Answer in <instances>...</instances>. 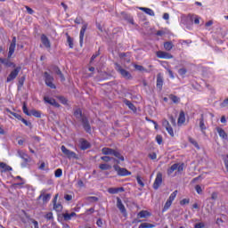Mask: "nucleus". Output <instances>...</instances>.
Here are the masks:
<instances>
[{
	"mask_svg": "<svg viewBox=\"0 0 228 228\" xmlns=\"http://www.w3.org/2000/svg\"><path fill=\"white\" fill-rule=\"evenodd\" d=\"M74 117L80 120L82 123V126L86 133H92V126H90V122L88 121V118L86 116L83 115V110L81 109H76L73 112Z\"/></svg>",
	"mask_w": 228,
	"mask_h": 228,
	"instance_id": "f257e3e1",
	"label": "nucleus"
},
{
	"mask_svg": "<svg viewBox=\"0 0 228 228\" xmlns=\"http://www.w3.org/2000/svg\"><path fill=\"white\" fill-rule=\"evenodd\" d=\"M75 24H83L79 33V44L80 47H83V40L85 38V33H86V29L88 28V23L85 22L82 17H77L75 19Z\"/></svg>",
	"mask_w": 228,
	"mask_h": 228,
	"instance_id": "f03ea898",
	"label": "nucleus"
},
{
	"mask_svg": "<svg viewBox=\"0 0 228 228\" xmlns=\"http://www.w3.org/2000/svg\"><path fill=\"white\" fill-rule=\"evenodd\" d=\"M102 154H104V156H115L118 159H120V161H125L126 159L120 151L108 147L102 149Z\"/></svg>",
	"mask_w": 228,
	"mask_h": 228,
	"instance_id": "7ed1b4c3",
	"label": "nucleus"
},
{
	"mask_svg": "<svg viewBox=\"0 0 228 228\" xmlns=\"http://www.w3.org/2000/svg\"><path fill=\"white\" fill-rule=\"evenodd\" d=\"M114 65L115 70H117V72H118V74H120L122 77H124L125 79H133V76L131 75V73L122 68V66L118 64V62L114 63Z\"/></svg>",
	"mask_w": 228,
	"mask_h": 228,
	"instance_id": "20e7f679",
	"label": "nucleus"
},
{
	"mask_svg": "<svg viewBox=\"0 0 228 228\" xmlns=\"http://www.w3.org/2000/svg\"><path fill=\"white\" fill-rule=\"evenodd\" d=\"M113 168L115 172H117L118 175L121 177L131 175V172H129L126 168L120 167V166H118L117 163L113 165Z\"/></svg>",
	"mask_w": 228,
	"mask_h": 228,
	"instance_id": "39448f33",
	"label": "nucleus"
},
{
	"mask_svg": "<svg viewBox=\"0 0 228 228\" xmlns=\"http://www.w3.org/2000/svg\"><path fill=\"white\" fill-rule=\"evenodd\" d=\"M61 151L62 154L67 156V158L69 159H78L77 154H76V152L67 149V147H65V145H62L61 147Z\"/></svg>",
	"mask_w": 228,
	"mask_h": 228,
	"instance_id": "423d86ee",
	"label": "nucleus"
},
{
	"mask_svg": "<svg viewBox=\"0 0 228 228\" xmlns=\"http://www.w3.org/2000/svg\"><path fill=\"white\" fill-rule=\"evenodd\" d=\"M45 82L46 86H49V88L56 89V86L53 83L54 81V77L51 76L47 71L44 73Z\"/></svg>",
	"mask_w": 228,
	"mask_h": 228,
	"instance_id": "0eeeda50",
	"label": "nucleus"
},
{
	"mask_svg": "<svg viewBox=\"0 0 228 228\" xmlns=\"http://www.w3.org/2000/svg\"><path fill=\"white\" fill-rule=\"evenodd\" d=\"M21 67H15L14 69L12 71H11V73L9 74V76L7 77V83H11V81H13V79H16L17 77L19 76V72H20L21 70Z\"/></svg>",
	"mask_w": 228,
	"mask_h": 228,
	"instance_id": "6e6552de",
	"label": "nucleus"
},
{
	"mask_svg": "<svg viewBox=\"0 0 228 228\" xmlns=\"http://www.w3.org/2000/svg\"><path fill=\"white\" fill-rule=\"evenodd\" d=\"M162 183H163V174H161V172H159L153 183V190H159Z\"/></svg>",
	"mask_w": 228,
	"mask_h": 228,
	"instance_id": "1a4fd4ad",
	"label": "nucleus"
},
{
	"mask_svg": "<svg viewBox=\"0 0 228 228\" xmlns=\"http://www.w3.org/2000/svg\"><path fill=\"white\" fill-rule=\"evenodd\" d=\"M157 58H161L163 60H172V58H174V55L167 52L158 51Z\"/></svg>",
	"mask_w": 228,
	"mask_h": 228,
	"instance_id": "9d476101",
	"label": "nucleus"
},
{
	"mask_svg": "<svg viewBox=\"0 0 228 228\" xmlns=\"http://www.w3.org/2000/svg\"><path fill=\"white\" fill-rule=\"evenodd\" d=\"M78 142L81 151H86L87 149H90V147H92V144L85 138L79 139Z\"/></svg>",
	"mask_w": 228,
	"mask_h": 228,
	"instance_id": "9b49d317",
	"label": "nucleus"
},
{
	"mask_svg": "<svg viewBox=\"0 0 228 228\" xmlns=\"http://www.w3.org/2000/svg\"><path fill=\"white\" fill-rule=\"evenodd\" d=\"M102 161H104L105 163H110V161H113V163H117V165H120V159L114 158V157H110V156H103L101 157Z\"/></svg>",
	"mask_w": 228,
	"mask_h": 228,
	"instance_id": "f8f14e48",
	"label": "nucleus"
},
{
	"mask_svg": "<svg viewBox=\"0 0 228 228\" xmlns=\"http://www.w3.org/2000/svg\"><path fill=\"white\" fill-rule=\"evenodd\" d=\"M163 83H165L163 75L161 73H158V75H157V88L159 90H163Z\"/></svg>",
	"mask_w": 228,
	"mask_h": 228,
	"instance_id": "ddd939ff",
	"label": "nucleus"
},
{
	"mask_svg": "<svg viewBox=\"0 0 228 228\" xmlns=\"http://www.w3.org/2000/svg\"><path fill=\"white\" fill-rule=\"evenodd\" d=\"M117 208L119 209L120 213L122 215H126L127 211L126 210V207L124 206V203H122V200L120 198H117Z\"/></svg>",
	"mask_w": 228,
	"mask_h": 228,
	"instance_id": "4468645a",
	"label": "nucleus"
},
{
	"mask_svg": "<svg viewBox=\"0 0 228 228\" xmlns=\"http://www.w3.org/2000/svg\"><path fill=\"white\" fill-rule=\"evenodd\" d=\"M41 42L46 49H51V41L49 40V37H47V36H45V34H43L41 36Z\"/></svg>",
	"mask_w": 228,
	"mask_h": 228,
	"instance_id": "2eb2a0df",
	"label": "nucleus"
},
{
	"mask_svg": "<svg viewBox=\"0 0 228 228\" xmlns=\"http://www.w3.org/2000/svg\"><path fill=\"white\" fill-rule=\"evenodd\" d=\"M0 61L5 67H12V69H15V67H17L15 63L10 61V59L0 58Z\"/></svg>",
	"mask_w": 228,
	"mask_h": 228,
	"instance_id": "dca6fc26",
	"label": "nucleus"
},
{
	"mask_svg": "<svg viewBox=\"0 0 228 228\" xmlns=\"http://www.w3.org/2000/svg\"><path fill=\"white\" fill-rule=\"evenodd\" d=\"M41 199H42L44 204H47V202H49V200H51V194H45L43 192L38 196L37 200H40Z\"/></svg>",
	"mask_w": 228,
	"mask_h": 228,
	"instance_id": "f3484780",
	"label": "nucleus"
},
{
	"mask_svg": "<svg viewBox=\"0 0 228 228\" xmlns=\"http://www.w3.org/2000/svg\"><path fill=\"white\" fill-rule=\"evenodd\" d=\"M216 131H217L220 138H222L223 140H227L228 135L227 133H225V130H224L222 127L217 126L216 128Z\"/></svg>",
	"mask_w": 228,
	"mask_h": 228,
	"instance_id": "a211bd4d",
	"label": "nucleus"
},
{
	"mask_svg": "<svg viewBox=\"0 0 228 228\" xmlns=\"http://www.w3.org/2000/svg\"><path fill=\"white\" fill-rule=\"evenodd\" d=\"M124 187H118V188H109L108 191L111 194V195H117V193L118 192H122L124 191Z\"/></svg>",
	"mask_w": 228,
	"mask_h": 228,
	"instance_id": "6ab92c4d",
	"label": "nucleus"
},
{
	"mask_svg": "<svg viewBox=\"0 0 228 228\" xmlns=\"http://www.w3.org/2000/svg\"><path fill=\"white\" fill-rule=\"evenodd\" d=\"M152 214L147 210H142L137 214L138 218H149Z\"/></svg>",
	"mask_w": 228,
	"mask_h": 228,
	"instance_id": "aec40b11",
	"label": "nucleus"
},
{
	"mask_svg": "<svg viewBox=\"0 0 228 228\" xmlns=\"http://www.w3.org/2000/svg\"><path fill=\"white\" fill-rule=\"evenodd\" d=\"M186 122V116L184 115V111L181 110L178 118V126H183Z\"/></svg>",
	"mask_w": 228,
	"mask_h": 228,
	"instance_id": "412c9836",
	"label": "nucleus"
},
{
	"mask_svg": "<svg viewBox=\"0 0 228 228\" xmlns=\"http://www.w3.org/2000/svg\"><path fill=\"white\" fill-rule=\"evenodd\" d=\"M0 168H2L1 172H12V167L8 166L4 162H0Z\"/></svg>",
	"mask_w": 228,
	"mask_h": 228,
	"instance_id": "4be33fe9",
	"label": "nucleus"
},
{
	"mask_svg": "<svg viewBox=\"0 0 228 228\" xmlns=\"http://www.w3.org/2000/svg\"><path fill=\"white\" fill-rule=\"evenodd\" d=\"M139 10H141V12H144V13H147V15H150L151 17H154L155 15L154 11L151 8L140 7Z\"/></svg>",
	"mask_w": 228,
	"mask_h": 228,
	"instance_id": "5701e85b",
	"label": "nucleus"
},
{
	"mask_svg": "<svg viewBox=\"0 0 228 228\" xmlns=\"http://www.w3.org/2000/svg\"><path fill=\"white\" fill-rule=\"evenodd\" d=\"M124 104H126V106H127L129 108V110H131L132 111H136V107L134 106V104H133V102H131V101L125 99L123 100Z\"/></svg>",
	"mask_w": 228,
	"mask_h": 228,
	"instance_id": "b1692460",
	"label": "nucleus"
},
{
	"mask_svg": "<svg viewBox=\"0 0 228 228\" xmlns=\"http://www.w3.org/2000/svg\"><path fill=\"white\" fill-rule=\"evenodd\" d=\"M122 17L125 20H127L130 24H134V20H133V17L126 12H122Z\"/></svg>",
	"mask_w": 228,
	"mask_h": 228,
	"instance_id": "393cba45",
	"label": "nucleus"
},
{
	"mask_svg": "<svg viewBox=\"0 0 228 228\" xmlns=\"http://www.w3.org/2000/svg\"><path fill=\"white\" fill-rule=\"evenodd\" d=\"M73 216H77V214L75 212H72L70 214L69 213L63 214V218L66 222H68V220H72Z\"/></svg>",
	"mask_w": 228,
	"mask_h": 228,
	"instance_id": "a878e982",
	"label": "nucleus"
},
{
	"mask_svg": "<svg viewBox=\"0 0 228 228\" xmlns=\"http://www.w3.org/2000/svg\"><path fill=\"white\" fill-rule=\"evenodd\" d=\"M164 49L166 51H172V49H174V44L171 41L165 42Z\"/></svg>",
	"mask_w": 228,
	"mask_h": 228,
	"instance_id": "bb28decb",
	"label": "nucleus"
},
{
	"mask_svg": "<svg viewBox=\"0 0 228 228\" xmlns=\"http://www.w3.org/2000/svg\"><path fill=\"white\" fill-rule=\"evenodd\" d=\"M53 209L57 213H61V211H63V206L61 203H53Z\"/></svg>",
	"mask_w": 228,
	"mask_h": 228,
	"instance_id": "cd10ccee",
	"label": "nucleus"
},
{
	"mask_svg": "<svg viewBox=\"0 0 228 228\" xmlns=\"http://www.w3.org/2000/svg\"><path fill=\"white\" fill-rule=\"evenodd\" d=\"M67 35V43L69 44V49H74V39L69 36V34Z\"/></svg>",
	"mask_w": 228,
	"mask_h": 228,
	"instance_id": "c85d7f7f",
	"label": "nucleus"
},
{
	"mask_svg": "<svg viewBox=\"0 0 228 228\" xmlns=\"http://www.w3.org/2000/svg\"><path fill=\"white\" fill-rule=\"evenodd\" d=\"M30 115H32L33 117H36L37 118H42V112L37 110H30Z\"/></svg>",
	"mask_w": 228,
	"mask_h": 228,
	"instance_id": "c756f323",
	"label": "nucleus"
},
{
	"mask_svg": "<svg viewBox=\"0 0 228 228\" xmlns=\"http://www.w3.org/2000/svg\"><path fill=\"white\" fill-rule=\"evenodd\" d=\"M57 99L61 102L64 106H69V100L65 96H57Z\"/></svg>",
	"mask_w": 228,
	"mask_h": 228,
	"instance_id": "7c9ffc66",
	"label": "nucleus"
},
{
	"mask_svg": "<svg viewBox=\"0 0 228 228\" xmlns=\"http://www.w3.org/2000/svg\"><path fill=\"white\" fill-rule=\"evenodd\" d=\"M15 45L11 43L10 46H9V53H8V58H12L13 53H15Z\"/></svg>",
	"mask_w": 228,
	"mask_h": 228,
	"instance_id": "2f4dec72",
	"label": "nucleus"
},
{
	"mask_svg": "<svg viewBox=\"0 0 228 228\" xmlns=\"http://www.w3.org/2000/svg\"><path fill=\"white\" fill-rule=\"evenodd\" d=\"M169 99L172 101V102H174L175 104H179V102H181V98L174 95V94H170Z\"/></svg>",
	"mask_w": 228,
	"mask_h": 228,
	"instance_id": "473e14b6",
	"label": "nucleus"
},
{
	"mask_svg": "<svg viewBox=\"0 0 228 228\" xmlns=\"http://www.w3.org/2000/svg\"><path fill=\"white\" fill-rule=\"evenodd\" d=\"M7 113H10V115H12V117H14L15 118H17L18 120L21 119L20 114L17 113V112H13L12 110H10V109H6Z\"/></svg>",
	"mask_w": 228,
	"mask_h": 228,
	"instance_id": "72a5a7b5",
	"label": "nucleus"
},
{
	"mask_svg": "<svg viewBox=\"0 0 228 228\" xmlns=\"http://www.w3.org/2000/svg\"><path fill=\"white\" fill-rule=\"evenodd\" d=\"M99 168H100V170H111V165L106 164V163L100 164Z\"/></svg>",
	"mask_w": 228,
	"mask_h": 228,
	"instance_id": "f704fd0d",
	"label": "nucleus"
},
{
	"mask_svg": "<svg viewBox=\"0 0 228 228\" xmlns=\"http://www.w3.org/2000/svg\"><path fill=\"white\" fill-rule=\"evenodd\" d=\"M156 225L149 223H142L138 228H154Z\"/></svg>",
	"mask_w": 228,
	"mask_h": 228,
	"instance_id": "c9c22d12",
	"label": "nucleus"
},
{
	"mask_svg": "<svg viewBox=\"0 0 228 228\" xmlns=\"http://www.w3.org/2000/svg\"><path fill=\"white\" fill-rule=\"evenodd\" d=\"M175 170H177V163L173 164L170 168L167 170V174L168 175L174 174V172H175Z\"/></svg>",
	"mask_w": 228,
	"mask_h": 228,
	"instance_id": "e433bc0d",
	"label": "nucleus"
},
{
	"mask_svg": "<svg viewBox=\"0 0 228 228\" xmlns=\"http://www.w3.org/2000/svg\"><path fill=\"white\" fill-rule=\"evenodd\" d=\"M134 69H135V70H138L139 72H147V69L142 65L134 64Z\"/></svg>",
	"mask_w": 228,
	"mask_h": 228,
	"instance_id": "4c0bfd02",
	"label": "nucleus"
},
{
	"mask_svg": "<svg viewBox=\"0 0 228 228\" xmlns=\"http://www.w3.org/2000/svg\"><path fill=\"white\" fill-rule=\"evenodd\" d=\"M170 206H172V201H169L167 200V202L164 205V208L162 209V213H165V211H168V209H170Z\"/></svg>",
	"mask_w": 228,
	"mask_h": 228,
	"instance_id": "58836bf2",
	"label": "nucleus"
},
{
	"mask_svg": "<svg viewBox=\"0 0 228 228\" xmlns=\"http://www.w3.org/2000/svg\"><path fill=\"white\" fill-rule=\"evenodd\" d=\"M86 200L87 202H98L99 201V198L95 197V196H88L86 198Z\"/></svg>",
	"mask_w": 228,
	"mask_h": 228,
	"instance_id": "ea45409f",
	"label": "nucleus"
},
{
	"mask_svg": "<svg viewBox=\"0 0 228 228\" xmlns=\"http://www.w3.org/2000/svg\"><path fill=\"white\" fill-rule=\"evenodd\" d=\"M200 127L201 131H206V125L204 124V116L201 115V118H200Z\"/></svg>",
	"mask_w": 228,
	"mask_h": 228,
	"instance_id": "a19ab883",
	"label": "nucleus"
},
{
	"mask_svg": "<svg viewBox=\"0 0 228 228\" xmlns=\"http://www.w3.org/2000/svg\"><path fill=\"white\" fill-rule=\"evenodd\" d=\"M188 140H189L190 143H191V145H194V147L196 149H198V150L200 149V146H199V142H197V141H195V139L189 137Z\"/></svg>",
	"mask_w": 228,
	"mask_h": 228,
	"instance_id": "79ce46f5",
	"label": "nucleus"
},
{
	"mask_svg": "<svg viewBox=\"0 0 228 228\" xmlns=\"http://www.w3.org/2000/svg\"><path fill=\"white\" fill-rule=\"evenodd\" d=\"M44 102L52 106L53 102H54V98H51L49 96H45L44 97Z\"/></svg>",
	"mask_w": 228,
	"mask_h": 228,
	"instance_id": "37998d69",
	"label": "nucleus"
},
{
	"mask_svg": "<svg viewBox=\"0 0 228 228\" xmlns=\"http://www.w3.org/2000/svg\"><path fill=\"white\" fill-rule=\"evenodd\" d=\"M22 110L25 115H27L28 117H31V112H29V110H28V105H26V102L23 103Z\"/></svg>",
	"mask_w": 228,
	"mask_h": 228,
	"instance_id": "c03bdc74",
	"label": "nucleus"
},
{
	"mask_svg": "<svg viewBox=\"0 0 228 228\" xmlns=\"http://www.w3.org/2000/svg\"><path fill=\"white\" fill-rule=\"evenodd\" d=\"M175 197H177V191H173L170 194V196H169L167 200H169L170 202H174V200H175Z\"/></svg>",
	"mask_w": 228,
	"mask_h": 228,
	"instance_id": "a18cd8bd",
	"label": "nucleus"
},
{
	"mask_svg": "<svg viewBox=\"0 0 228 228\" xmlns=\"http://www.w3.org/2000/svg\"><path fill=\"white\" fill-rule=\"evenodd\" d=\"M19 156L20 158H21V159H24L25 163H28V161H29V159H28V154L24 152H19Z\"/></svg>",
	"mask_w": 228,
	"mask_h": 228,
	"instance_id": "49530a36",
	"label": "nucleus"
},
{
	"mask_svg": "<svg viewBox=\"0 0 228 228\" xmlns=\"http://www.w3.org/2000/svg\"><path fill=\"white\" fill-rule=\"evenodd\" d=\"M45 220H48V221L54 220V216H53V212L46 213L45 215Z\"/></svg>",
	"mask_w": 228,
	"mask_h": 228,
	"instance_id": "de8ad7c7",
	"label": "nucleus"
},
{
	"mask_svg": "<svg viewBox=\"0 0 228 228\" xmlns=\"http://www.w3.org/2000/svg\"><path fill=\"white\" fill-rule=\"evenodd\" d=\"M54 175L55 177H61V175H63V170H61V168L56 169L54 172Z\"/></svg>",
	"mask_w": 228,
	"mask_h": 228,
	"instance_id": "09e8293b",
	"label": "nucleus"
},
{
	"mask_svg": "<svg viewBox=\"0 0 228 228\" xmlns=\"http://www.w3.org/2000/svg\"><path fill=\"white\" fill-rule=\"evenodd\" d=\"M166 130L167 131L168 134L170 136L174 137V128L169 125V126L166 127Z\"/></svg>",
	"mask_w": 228,
	"mask_h": 228,
	"instance_id": "8fccbe9b",
	"label": "nucleus"
},
{
	"mask_svg": "<svg viewBox=\"0 0 228 228\" xmlns=\"http://www.w3.org/2000/svg\"><path fill=\"white\" fill-rule=\"evenodd\" d=\"M187 72H188V70H187L185 68H182V69H180L178 70V74H179L180 76H185Z\"/></svg>",
	"mask_w": 228,
	"mask_h": 228,
	"instance_id": "3c124183",
	"label": "nucleus"
},
{
	"mask_svg": "<svg viewBox=\"0 0 228 228\" xmlns=\"http://www.w3.org/2000/svg\"><path fill=\"white\" fill-rule=\"evenodd\" d=\"M156 142H157V143H159V145H161V143H163V136L157 135L156 136Z\"/></svg>",
	"mask_w": 228,
	"mask_h": 228,
	"instance_id": "603ef678",
	"label": "nucleus"
},
{
	"mask_svg": "<svg viewBox=\"0 0 228 228\" xmlns=\"http://www.w3.org/2000/svg\"><path fill=\"white\" fill-rule=\"evenodd\" d=\"M183 169H184V163H182V164L177 163V168H176V170H177L178 172H183Z\"/></svg>",
	"mask_w": 228,
	"mask_h": 228,
	"instance_id": "864d4df0",
	"label": "nucleus"
},
{
	"mask_svg": "<svg viewBox=\"0 0 228 228\" xmlns=\"http://www.w3.org/2000/svg\"><path fill=\"white\" fill-rule=\"evenodd\" d=\"M136 181H137L138 184H139L142 188H143V186H145V183H143V181H142V178H141L140 176H137V177H136Z\"/></svg>",
	"mask_w": 228,
	"mask_h": 228,
	"instance_id": "5fc2aeb1",
	"label": "nucleus"
},
{
	"mask_svg": "<svg viewBox=\"0 0 228 228\" xmlns=\"http://www.w3.org/2000/svg\"><path fill=\"white\" fill-rule=\"evenodd\" d=\"M53 70L55 72V74H57V76L59 74H61V70L60 69V68L58 66H53Z\"/></svg>",
	"mask_w": 228,
	"mask_h": 228,
	"instance_id": "6e6d98bb",
	"label": "nucleus"
},
{
	"mask_svg": "<svg viewBox=\"0 0 228 228\" xmlns=\"http://www.w3.org/2000/svg\"><path fill=\"white\" fill-rule=\"evenodd\" d=\"M25 8L29 15H33L35 13V11L31 9L29 6L26 5Z\"/></svg>",
	"mask_w": 228,
	"mask_h": 228,
	"instance_id": "4d7b16f0",
	"label": "nucleus"
},
{
	"mask_svg": "<svg viewBox=\"0 0 228 228\" xmlns=\"http://www.w3.org/2000/svg\"><path fill=\"white\" fill-rule=\"evenodd\" d=\"M195 190L199 195H202V187L200 185H196Z\"/></svg>",
	"mask_w": 228,
	"mask_h": 228,
	"instance_id": "13d9d810",
	"label": "nucleus"
},
{
	"mask_svg": "<svg viewBox=\"0 0 228 228\" xmlns=\"http://www.w3.org/2000/svg\"><path fill=\"white\" fill-rule=\"evenodd\" d=\"M162 126H163V127L167 128V127L170 126V123L168 122V120L163 119Z\"/></svg>",
	"mask_w": 228,
	"mask_h": 228,
	"instance_id": "bf43d9fd",
	"label": "nucleus"
},
{
	"mask_svg": "<svg viewBox=\"0 0 228 228\" xmlns=\"http://www.w3.org/2000/svg\"><path fill=\"white\" fill-rule=\"evenodd\" d=\"M181 206H185V204H190V199H183L180 201Z\"/></svg>",
	"mask_w": 228,
	"mask_h": 228,
	"instance_id": "052dcab7",
	"label": "nucleus"
},
{
	"mask_svg": "<svg viewBox=\"0 0 228 228\" xmlns=\"http://www.w3.org/2000/svg\"><path fill=\"white\" fill-rule=\"evenodd\" d=\"M24 81H26V77H21L19 79V85H20V86H24Z\"/></svg>",
	"mask_w": 228,
	"mask_h": 228,
	"instance_id": "680f3d73",
	"label": "nucleus"
},
{
	"mask_svg": "<svg viewBox=\"0 0 228 228\" xmlns=\"http://www.w3.org/2000/svg\"><path fill=\"white\" fill-rule=\"evenodd\" d=\"M20 121H22L28 127H29L31 126V122L24 119V118L21 117V119H20Z\"/></svg>",
	"mask_w": 228,
	"mask_h": 228,
	"instance_id": "e2e57ef3",
	"label": "nucleus"
},
{
	"mask_svg": "<svg viewBox=\"0 0 228 228\" xmlns=\"http://www.w3.org/2000/svg\"><path fill=\"white\" fill-rule=\"evenodd\" d=\"M205 226L204 223H198L194 225V228H204Z\"/></svg>",
	"mask_w": 228,
	"mask_h": 228,
	"instance_id": "0e129e2a",
	"label": "nucleus"
},
{
	"mask_svg": "<svg viewBox=\"0 0 228 228\" xmlns=\"http://www.w3.org/2000/svg\"><path fill=\"white\" fill-rule=\"evenodd\" d=\"M169 120L172 124V126H176L175 119L174 118V116H169Z\"/></svg>",
	"mask_w": 228,
	"mask_h": 228,
	"instance_id": "69168bd1",
	"label": "nucleus"
},
{
	"mask_svg": "<svg viewBox=\"0 0 228 228\" xmlns=\"http://www.w3.org/2000/svg\"><path fill=\"white\" fill-rule=\"evenodd\" d=\"M64 199H65V200L70 201V200H72V195H70V194H66V195L64 196Z\"/></svg>",
	"mask_w": 228,
	"mask_h": 228,
	"instance_id": "338daca9",
	"label": "nucleus"
},
{
	"mask_svg": "<svg viewBox=\"0 0 228 228\" xmlns=\"http://www.w3.org/2000/svg\"><path fill=\"white\" fill-rule=\"evenodd\" d=\"M32 224L34 225V228H39L38 226V221L35 220V219H32Z\"/></svg>",
	"mask_w": 228,
	"mask_h": 228,
	"instance_id": "774afa93",
	"label": "nucleus"
}]
</instances>
